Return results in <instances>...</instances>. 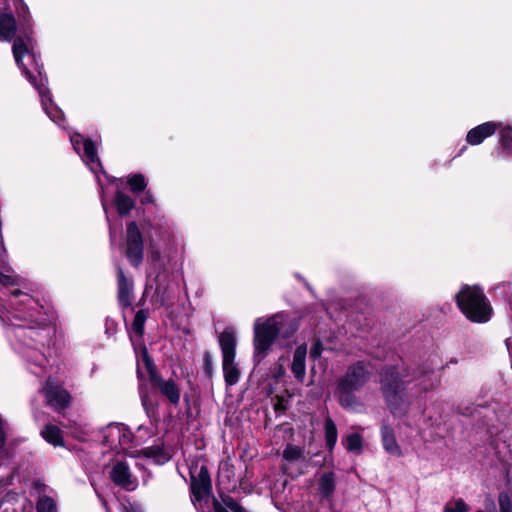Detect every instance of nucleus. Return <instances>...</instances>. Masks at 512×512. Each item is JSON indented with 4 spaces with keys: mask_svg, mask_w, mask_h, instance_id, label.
Instances as JSON below:
<instances>
[{
    "mask_svg": "<svg viewBox=\"0 0 512 512\" xmlns=\"http://www.w3.org/2000/svg\"><path fill=\"white\" fill-rule=\"evenodd\" d=\"M28 8L18 15L17 23L11 13L0 11V41H13L12 52L15 62L22 74L38 92L41 105L46 115L60 128L65 129L63 111L53 102L50 90L47 87V76L43 73L40 55L36 51V41L29 20Z\"/></svg>",
    "mask_w": 512,
    "mask_h": 512,
    "instance_id": "f257e3e1",
    "label": "nucleus"
},
{
    "mask_svg": "<svg viewBox=\"0 0 512 512\" xmlns=\"http://www.w3.org/2000/svg\"><path fill=\"white\" fill-rule=\"evenodd\" d=\"M443 363L437 354H432L412 374L398 365H387L379 373L380 390L389 411L397 417L403 416L409 401L404 392L409 383H413L416 393H427L437 389L441 375L437 372Z\"/></svg>",
    "mask_w": 512,
    "mask_h": 512,
    "instance_id": "f03ea898",
    "label": "nucleus"
},
{
    "mask_svg": "<svg viewBox=\"0 0 512 512\" xmlns=\"http://www.w3.org/2000/svg\"><path fill=\"white\" fill-rule=\"evenodd\" d=\"M297 329V322L282 313L268 318H257L254 322L253 340L255 361L259 363L266 357L278 335L289 338Z\"/></svg>",
    "mask_w": 512,
    "mask_h": 512,
    "instance_id": "7ed1b4c3",
    "label": "nucleus"
},
{
    "mask_svg": "<svg viewBox=\"0 0 512 512\" xmlns=\"http://www.w3.org/2000/svg\"><path fill=\"white\" fill-rule=\"evenodd\" d=\"M153 290L151 303L156 307L167 306L172 299L170 273L159 250H153L149 256L148 281L138 306H144L145 299Z\"/></svg>",
    "mask_w": 512,
    "mask_h": 512,
    "instance_id": "20e7f679",
    "label": "nucleus"
},
{
    "mask_svg": "<svg viewBox=\"0 0 512 512\" xmlns=\"http://www.w3.org/2000/svg\"><path fill=\"white\" fill-rule=\"evenodd\" d=\"M373 375V366L366 361L349 365L337 381L336 395L340 405L351 411H358L361 404L354 392L361 389Z\"/></svg>",
    "mask_w": 512,
    "mask_h": 512,
    "instance_id": "39448f33",
    "label": "nucleus"
},
{
    "mask_svg": "<svg viewBox=\"0 0 512 512\" xmlns=\"http://www.w3.org/2000/svg\"><path fill=\"white\" fill-rule=\"evenodd\" d=\"M458 307L472 322L486 323L491 319L492 307L478 286H463L455 295Z\"/></svg>",
    "mask_w": 512,
    "mask_h": 512,
    "instance_id": "423d86ee",
    "label": "nucleus"
},
{
    "mask_svg": "<svg viewBox=\"0 0 512 512\" xmlns=\"http://www.w3.org/2000/svg\"><path fill=\"white\" fill-rule=\"evenodd\" d=\"M70 142L73 146V149L75 152L81 157L82 161L85 163V165L89 168L91 172H93L96 175L97 181L99 183L100 189H101V203L102 207L106 216V220L109 225V233H110V239L111 242L114 241V230L113 226L110 222L109 213H108V207L107 202L104 196V189L101 184L98 172H101L105 174L102 164L100 162V159L97 155V151L95 148L94 143L90 140L85 138L83 135L73 132L69 133Z\"/></svg>",
    "mask_w": 512,
    "mask_h": 512,
    "instance_id": "0eeeda50",
    "label": "nucleus"
},
{
    "mask_svg": "<svg viewBox=\"0 0 512 512\" xmlns=\"http://www.w3.org/2000/svg\"><path fill=\"white\" fill-rule=\"evenodd\" d=\"M144 230L151 243L162 246L168 254L176 253L179 236L175 223L164 215H155L145 223Z\"/></svg>",
    "mask_w": 512,
    "mask_h": 512,
    "instance_id": "6e6552de",
    "label": "nucleus"
},
{
    "mask_svg": "<svg viewBox=\"0 0 512 512\" xmlns=\"http://www.w3.org/2000/svg\"><path fill=\"white\" fill-rule=\"evenodd\" d=\"M219 345L225 383L227 386H233L238 383L240 378V370L235 362L237 345L235 333L232 330H224L219 336Z\"/></svg>",
    "mask_w": 512,
    "mask_h": 512,
    "instance_id": "1a4fd4ad",
    "label": "nucleus"
},
{
    "mask_svg": "<svg viewBox=\"0 0 512 512\" xmlns=\"http://www.w3.org/2000/svg\"><path fill=\"white\" fill-rule=\"evenodd\" d=\"M101 442L111 450L117 453L123 452L130 457H136L139 454L132 451L133 434L129 428L122 423H111L101 430Z\"/></svg>",
    "mask_w": 512,
    "mask_h": 512,
    "instance_id": "9d476101",
    "label": "nucleus"
},
{
    "mask_svg": "<svg viewBox=\"0 0 512 512\" xmlns=\"http://www.w3.org/2000/svg\"><path fill=\"white\" fill-rule=\"evenodd\" d=\"M144 364L152 384L156 386L160 393L170 402L172 405H178L181 398V391L177 383L173 379H163L157 375L155 365L150 357L145 356Z\"/></svg>",
    "mask_w": 512,
    "mask_h": 512,
    "instance_id": "9b49d317",
    "label": "nucleus"
},
{
    "mask_svg": "<svg viewBox=\"0 0 512 512\" xmlns=\"http://www.w3.org/2000/svg\"><path fill=\"white\" fill-rule=\"evenodd\" d=\"M149 317L148 309H139L133 319L129 332L130 340L135 350L138 363L145 361V356L150 357L147 348L143 342L144 325Z\"/></svg>",
    "mask_w": 512,
    "mask_h": 512,
    "instance_id": "f8f14e48",
    "label": "nucleus"
},
{
    "mask_svg": "<svg viewBox=\"0 0 512 512\" xmlns=\"http://www.w3.org/2000/svg\"><path fill=\"white\" fill-rule=\"evenodd\" d=\"M143 254L144 243L142 233L136 222H129L127 224L126 257L132 266L138 267L143 261Z\"/></svg>",
    "mask_w": 512,
    "mask_h": 512,
    "instance_id": "ddd939ff",
    "label": "nucleus"
},
{
    "mask_svg": "<svg viewBox=\"0 0 512 512\" xmlns=\"http://www.w3.org/2000/svg\"><path fill=\"white\" fill-rule=\"evenodd\" d=\"M47 404L56 411L65 409L70 403L69 393L53 379H48L42 389Z\"/></svg>",
    "mask_w": 512,
    "mask_h": 512,
    "instance_id": "4468645a",
    "label": "nucleus"
},
{
    "mask_svg": "<svg viewBox=\"0 0 512 512\" xmlns=\"http://www.w3.org/2000/svg\"><path fill=\"white\" fill-rule=\"evenodd\" d=\"M109 476L114 484L127 491H133L137 488V478L132 475L128 464L124 461L115 462L109 472Z\"/></svg>",
    "mask_w": 512,
    "mask_h": 512,
    "instance_id": "2eb2a0df",
    "label": "nucleus"
},
{
    "mask_svg": "<svg viewBox=\"0 0 512 512\" xmlns=\"http://www.w3.org/2000/svg\"><path fill=\"white\" fill-rule=\"evenodd\" d=\"M117 298L121 308H129L132 305L134 281L125 275L122 267L117 264Z\"/></svg>",
    "mask_w": 512,
    "mask_h": 512,
    "instance_id": "dca6fc26",
    "label": "nucleus"
},
{
    "mask_svg": "<svg viewBox=\"0 0 512 512\" xmlns=\"http://www.w3.org/2000/svg\"><path fill=\"white\" fill-rule=\"evenodd\" d=\"M500 127L498 122L488 121L482 123L468 131L466 142L475 146L481 144L485 139L492 136Z\"/></svg>",
    "mask_w": 512,
    "mask_h": 512,
    "instance_id": "f3484780",
    "label": "nucleus"
},
{
    "mask_svg": "<svg viewBox=\"0 0 512 512\" xmlns=\"http://www.w3.org/2000/svg\"><path fill=\"white\" fill-rule=\"evenodd\" d=\"M336 489V475L327 471L319 475L317 480V493L321 500H329Z\"/></svg>",
    "mask_w": 512,
    "mask_h": 512,
    "instance_id": "a211bd4d",
    "label": "nucleus"
},
{
    "mask_svg": "<svg viewBox=\"0 0 512 512\" xmlns=\"http://www.w3.org/2000/svg\"><path fill=\"white\" fill-rule=\"evenodd\" d=\"M498 156L504 160L512 159V125L500 123Z\"/></svg>",
    "mask_w": 512,
    "mask_h": 512,
    "instance_id": "6ab92c4d",
    "label": "nucleus"
},
{
    "mask_svg": "<svg viewBox=\"0 0 512 512\" xmlns=\"http://www.w3.org/2000/svg\"><path fill=\"white\" fill-rule=\"evenodd\" d=\"M306 355V344L299 345L293 354L291 371L299 382H303L306 376Z\"/></svg>",
    "mask_w": 512,
    "mask_h": 512,
    "instance_id": "aec40b11",
    "label": "nucleus"
},
{
    "mask_svg": "<svg viewBox=\"0 0 512 512\" xmlns=\"http://www.w3.org/2000/svg\"><path fill=\"white\" fill-rule=\"evenodd\" d=\"M381 440L384 450L393 456H401L402 452L398 445L393 429L388 425L381 427Z\"/></svg>",
    "mask_w": 512,
    "mask_h": 512,
    "instance_id": "412c9836",
    "label": "nucleus"
},
{
    "mask_svg": "<svg viewBox=\"0 0 512 512\" xmlns=\"http://www.w3.org/2000/svg\"><path fill=\"white\" fill-rule=\"evenodd\" d=\"M141 454L146 458L152 459L156 464H164L171 458L170 453L163 447L162 444L145 447L141 450Z\"/></svg>",
    "mask_w": 512,
    "mask_h": 512,
    "instance_id": "4be33fe9",
    "label": "nucleus"
},
{
    "mask_svg": "<svg viewBox=\"0 0 512 512\" xmlns=\"http://www.w3.org/2000/svg\"><path fill=\"white\" fill-rule=\"evenodd\" d=\"M41 435L45 439V441L52 444L53 446H63L64 445L62 431L55 425H52V424L46 425L42 429Z\"/></svg>",
    "mask_w": 512,
    "mask_h": 512,
    "instance_id": "5701e85b",
    "label": "nucleus"
},
{
    "mask_svg": "<svg viewBox=\"0 0 512 512\" xmlns=\"http://www.w3.org/2000/svg\"><path fill=\"white\" fill-rule=\"evenodd\" d=\"M114 202L120 216L128 215L134 207V200L121 191L116 192Z\"/></svg>",
    "mask_w": 512,
    "mask_h": 512,
    "instance_id": "b1692460",
    "label": "nucleus"
},
{
    "mask_svg": "<svg viewBox=\"0 0 512 512\" xmlns=\"http://www.w3.org/2000/svg\"><path fill=\"white\" fill-rule=\"evenodd\" d=\"M324 428L326 447L329 451H332L335 448L338 439L336 424L331 418H327L325 420Z\"/></svg>",
    "mask_w": 512,
    "mask_h": 512,
    "instance_id": "393cba45",
    "label": "nucleus"
},
{
    "mask_svg": "<svg viewBox=\"0 0 512 512\" xmlns=\"http://www.w3.org/2000/svg\"><path fill=\"white\" fill-rule=\"evenodd\" d=\"M342 444L348 452L360 453L363 446V439L359 433H351L342 439Z\"/></svg>",
    "mask_w": 512,
    "mask_h": 512,
    "instance_id": "a878e982",
    "label": "nucleus"
},
{
    "mask_svg": "<svg viewBox=\"0 0 512 512\" xmlns=\"http://www.w3.org/2000/svg\"><path fill=\"white\" fill-rule=\"evenodd\" d=\"M128 184L130 189L134 193L143 191L147 184L142 174H134L128 178Z\"/></svg>",
    "mask_w": 512,
    "mask_h": 512,
    "instance_id": "bb28decb",
    "label": "nucleus"
},
{
    "mask_svg": "<svg viewBox=\"0 0 512 512\" xmlns=\"http://www.w3.org/2000/svg\"><path fill=\"white\" fill-rule=\"evenodd\" d=\"M303 457V450L295 445L288 444L283 451V458L287 461H298Z\"/></svg>",
    "mask_w": 512,
    "mask_h": 512,
    "instance_id": "cd10ccee",
    "label": "nucleus"
},
{
    "mask_svg": "<svg viewBox=\"0 0 512 512\" xmlns=\"http://www.w3.org/2000/svg\"><path fill=\"white\" fill-rule=\"evenodd\" d=\"M153 429L146 426H139L135 435H133V446L141 445L147 438L153 435Z\"/></svg>",
    "mask_w": 512,
    "mask_h": 512,
    "instance_id": "c85d7f7f",
    "label": "nucleus"
},
{
    "mask_svg": "<svg viewBox=\"0 0 512 512\" xmlns=\"http://www.w3.org/2000/svg\"><path fill=\"white\" fill-rule=\"evenodd\" d=\"M139 393H140L142 406H143L144 410L146 411L147 415L150 416L151 414L154 413V410H155L154 402L151 399V397L149 396L147 390L144 389L142 386L139 389Z\"/></svg>",
    "mask_w": 512,
    "mask_h": 512,
    "instance_id": "c756f323",
    "label": "nucleus"
},
{
    "mask_svg": "<svg viewBox=\"0 0 512 512\" xmlns=\"http://www.w3.org/2000/svg\"><path fill=\"white\" fill-rule=\"evenodd\" d=\"M37 512H57L56 503L50 497H42L37 503Z\"/></svg>",
    "mask_w": 512,
    "mask_h": 512,
    "instance_id": "7c9ffc66",
    "label": "nucleus"
},
{
    "mask_svg": "<svg viewBox=\"0 0 512 512\" xmlns=\"http://www.w3.org/2000/svg\"><path fill=\"white\" fill-rule=\"evenodd\" d=\"M444 512H468V506L462 499H458L453 504H447Z\"/></svg>",
    "mask_w": 512,
    "mask_h": 512,
    "instance_id": "2f4dec72",
    "label": "nucleus"
},
{
    "mask_svg": "<svg viewBox=\"0 0 512 512\" xmlns=\"http://www.w3.org/2000/svg\"><path fill=\"white\" fill-rule=\"evenodd\" d=\"M500 512H511V501L507 494L501 493L499 496Z\"/></svg>",
    "mask_w": 512,
    "mask_h": 512,
    "instance_id": "473e14b6",
    "label": "nucleus"
},
{
    "mask_svg": "<svg viewBox=\"0 0 512 512\" xmlns=\"http://www.w3.org/2000/svg\"><path fill=\"white\" fill-rule=\"evenodd\" d=\"M322 351H323V348H322L321 342L318 340L315 341L310 349L311 358H313L314 360L319 358L322 354Z\"/></svg>",
    "mask_w": 512,
    "mask_h": 512,
    "instance_id": "72a5a7b5",
    "label": "nucleus"
},
{
    "mask_svg": "<svg viewBox=\"0 0 512 512\" xmlns=\"http://www.w3.org/2000/svg\"><path fill=\"white\" fill-rule=\"evenodd\" d=\"M122 512H142V508L138 504H133L129 501L122 503Z\"/></svg>",
    "mask_w": 512,
    "mask_h": 512,
    "instance_id": "f704fd0d",
    "label": "nucleus"
},
{
    "mask_svg": "<svg viewBox=\"0 0 512 512\" xmlns=\"http://www.w3.org/2000/svg\"><path fill=\"white\" fill-rule=\"evenodd\" d=\"M484 425L487 427V433L490 435L491 438L496 436L500 431V428L494 425L490 426L488 423H485Z\"/></svg>",
    "mask_w": 512,
    "mask_h": 512,
    "instance_id": "c9c22d12",
    "label": "nucleus"
},
{
    "mask_svg": "<svg viewBox=\"0 0 512 512\" xmlns=\"http://www.w3.org/2000/svg\"><path fill=\"white\" fill-rule=\"evenodd\" d=\"M153 201H154L153 196L149 192L145 193L144 196L141 199V203L142 204L152 203Z\"/></svg>",
    "mask_w": 512,
    "mask_h": 512,
    "instance_id": "e433bc0d",
    "label": "nucleus"
},
{
    "mask_svg": "<svg viewBox=\"0 0 512 512\" xmlns=\"http://www.w3.org/2000/svg\"><path fill=\"white\" fill-rule=\"evenodd\" d=\"M274 408H275V411H284L286 409V407L284 406V404L282 403L281 400H278L275 405H274Z\"/></svg>",
    "mask_w": 512,
    "mask_h": 512,
    "instance_id": "4c0bfd02",
    "label": "nucleus"
},
{
    "mask_svg": "<svg viewBox=\"0 0 512 512\" xmlns=\"http://www.w3.org/2000/svg\"><path fill=\"white\" fill-rule=\"evenodd\" d=\"M205 361H206V364L209 365L210 364V355L209 353H206L205 354Z\"/></svg>",
    "mask_w": 512,
    "mask_h": 512,
    "instance_id": "58836bf2",
    "label": "nucleus"
},
{
    "mask_svg": "<svg viewBox=\"0 0 512 512\" xmlns=\"http://www.w3.org/2000/svg\"><path fill=\"white\" fill-rule=\"evenodd\" d=\"M489 412H490V411H489L488 409H484L483 417H484V418H488V413H489Z\"/></svg>",
    "mask_w": 512,
    "mask_h": 512,
    "instance_id": "ea45409f",
    "label": "nucleus"
},
{
    "mask_svg": "<svg viewBox=\"0 0 512 512\" xmlns=\"http://www.w3.org/2000/svg\"><path fill=\"white\" fill-rule=\"evenodd\" d=\"M112 182H115L116 183V186L118 187V180L117 179H114Z\"/></svg>",
    "mask_w": 512,
    "mask_h": 512,
    "instance_id": "a19ab883",
    "label": "nucleus"
}]
</instances>
